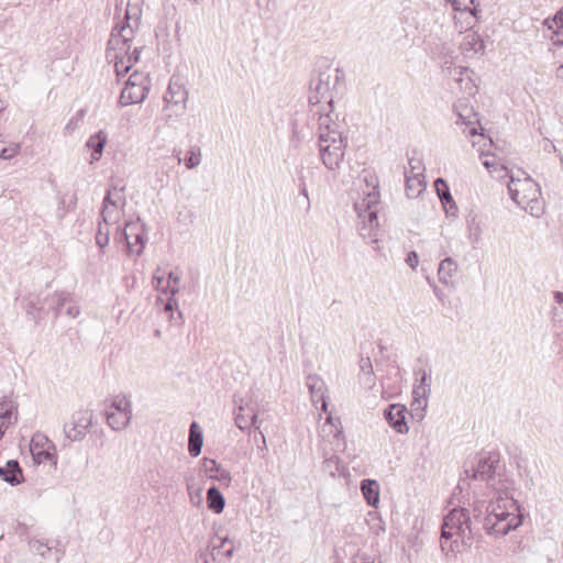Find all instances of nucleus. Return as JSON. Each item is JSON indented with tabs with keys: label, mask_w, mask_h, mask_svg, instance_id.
Listing matches in <instances>:
<instances>
[{
	"label": "nucleus",
	"mask_w": 563,
	"mask_h": 563,
	"mask_svg": "<svg viewBox=\"0 0 563 563\" xmlns=\"http://www.w3.org/2000/svg\"><path fill=\"white\" fill-rule=\"evenodd\" d=\"M497 496L487 506L478 501L473 508L475 520H479L483 508L486 515L483 518V528L489 536L504 537L522 525L520 505L509 492V486L497 488Z\"/></svg>",
	"instance_id": "f257e3e1"
},
{
	"label": "nucleus",
	"mask_w": 563,
	"mask_h": 563,
	"mask_svg": "<svg viewBox=\"0 0 563 563\" xmlns=\"http://www.w3.org/2000/svg\"><path fill=\"white\" fill-rule=\"evenodd\" d=\"M499 178H509L507 184L510 198L532 217L539 218L544 212V202L541 197V188L525 170L508 169L500 166Z\"/></svg>",
	"instance_id": "f03ea898"
},
{
	"label": "nucleus",
	"mask_w": 563,
	"mask_h": 563,
	"mask_svg": "<svg viewBox=\"0 0 563 563\" xmlns=\"http://www.w3.org/2000/svg\"><path fill=\"white\" fill-rule=\"evenodd\" d=\"M474 533L470 511L466 508H453L443 518L441 525L440 548L448 556L470 549Z\"/></svg>",
	"instance_id": "7ed1b4c3"
},
{
	"label": "nucleus",
	"mask_w": 563,
	"mask_h": 563,
	"mask_svg": "<svg viewBox=\"0 0 563 563\" xmlns=\"http://www.w3.org/2000/svg\"><path fill=\"white\" fill-rule=\"evenodd\" d=\"M379 192L375 188L361 200L354 202V210L358 218V233L364 240H368L372 243L377 242L379 231L377 218Z\"/></svg>",
	"instance_id": "20e7f679"
},
{
	"label": "nucleus",
	"mask_w": 563,
	"mask_h": 563,
	"mask_svg": "<svg viewBox=\"0 0 563 563\" xmlns=\"http://www.w3.org/2000/svg\"><path fill=\"white\" fill-rule=\"evenodd\" d=\"M325 136L329 135H318L319 156L329 170H336L344 159L347 140L343 133H333V136L328 139Z\"/></svg>",
	"instance_id": "39448f33"
},
{
	"label": "nucleus",
	"mask_w": 563,
	"mask_h": 563,
	"mask_svg": "<svg viewBox=\"0 0 563 563\" xmlns=\"http://www.w3.org/2000/svg\"><path fill=\"white\" fill-rule=\"evenodd\" d=\"M499 466V455L497 453H490L486 456L478 459L476 465L465 470V474L476 481L486 482L492 488L497 492V488H504L509 486L503 483L500 479L496 481L497 468Z\"/></svg>",
	"instance_id": "423d86ee"
},
{
	"label": "nucleus",
	"mask_w": 563,
	"mask_h": 563,
	"mask_svg": "<svg viewBox=\"0 0 563 563\" xmlns=\"http://www.w3.org/2000/svg\"><path fill=\"white\" fill-rule=\"evenodd\" d=\"M140 25L132 23L131 21L124 22L121 21L117 23L111 32L110 38L108 41L109 47V56H111V51L119 49L123 51V53H128L131 48V43L134 38V32L139 29Z\"/></svg>",
	"instance_id": "0eeeda50"
},
{
	"label": "nucleus",
	"mask_w": 563,
	"mask_h": 563,
	"mask_svg": "<svg viewBox=\"0 0 563 563\" xmlns=\"http://www.w3.org/2000/svg\"><path fill=\"white\" fill-rule=\"evenodd\" d=\"M310 112L312 117L318 115V130L319 134H328L329 137L333 136V133H342L340 131V124L336 122V118H333V100L330 98L327 100V104L311 107ZM328 139V136H325Z\"/></svg>",
	"instance_id": "6e6552de"
},
{
	"label": "nucleus",
	"mask_w": 563,
	"mask_h": 563,
	"mask_svg": "<svg viewBox=\"0 0 563 563\" xmlns=\"http://www.w3.org/2000/svg\"><path fill=\"white\" fill-rule=\"evenodd\" d=\"M30 452L35 464L52 462L57 464L56 449L53 442L42 433H35L30 443Z\"/></svg>",
	"instance_id": "1a4fd4ad"
},
{
	"label": "nucleus",
	"mask_w": 563,
	"mask_h": 563,
	"mask_svg": "<svg viewBox=\"0 0 563 563\" xmlns=\"http://www.w3.org/2000/svg\"><path fill=\"white\" fill-rule=\"evenodd\" d=\"M92 423V413L85 411H77L71 417L70 424L64 426V432L70 441H81L86 437V432Z\"/></svg>",
	"instance_id": "9d476101"
},
{
	"label": "nucleus",
	"mask_w": 563,
	"mask_h": 563,
	"mask_svg": "<svg viewBox=\"0 0 563 563\" xmlns=\"http://www.w3.org/2000/svg\"><path fill=\"white\" fill-rule=\"evenodd\" d=\"M311 95L309 96V102L311 107L320 106L321 102L332 98L330 95L331 90V73L330 70H324L319 73L316 79L311 80L310 84Z\"/></svg>",
	"instance_id": "9b49d317"
},
{
	"label": "nucleus",
	"mask_w": 563,
	"mask_h": 563,
	"mask_svg": "<svg viewBox=\"0 0 563 563\" xmlns=\"http://www.w3.org/2000/svg\"><path fill=\"white\" fill-rule=\"evenodd\" d=\"M407 415L408 409L401 404L388 405L384 410L385 420L399 434H406L409 431Z\"/></svg>",
	"instance_id": "f8f14e48"
},
{
	"label": "nucleus",
	"mask_w": 563,
	"mask_h": 563,
	"mask_svg": "<svg viewBox=\"0 0 563 563\" xmlns=\"http://www.w3.org/2000/svg\"><path fill=\"white\" fill-rule=\"evenodd\" d=\"M454 111L459 118L456 123L466 125L468 128L470 135H477V124L479 122L477 114L474 112L473 108L468 106V101L466 99L457 100L454 104Z\"/></svg>",
	"instance_id": "ddd939ff"
},
{
	"label": "nucleus",
	"mask_w": 563,
	"mask_h": 563,
	"mask_svg": "<svg viewBox=\"0 0 563 563\" xmlns=\"http://www.w3.org/2000/svg\"><path fill=\"white\" fill-rule=\"evenodd\" d=\"M306 385L309 389L311 401L317 406L320 402V409L328 412L329 397L325 395L327 385L324 380L318 375H309Z\"/></svg>",
	"instance_id": "4468645a"
},
{
	"label": "nucleus",
	"mask_w": 563,
	"mask_h": 563,
	"mask_svg": "<svg viewBox=\"0 0 563 563\" xmlns=\"http://www.w3.org/2000/svg\"><path fill=\"white\" fill-rule=\"evenodd\" d=\"M124 200V197L122 196V189H117L115 187L113 189L108 190L103 202H102V210L100 213V217L102 221L108 224L110 221H114V218L112 217V209L110 207H113V209H118L120 202Z\"/></svg>",
	"instance_id": "2eb2a0df"
},
{
	"label": "nucleus",
	"mask_w": 563,
	"mask_h": 563,
	"mask_svg": "<svg viewBox=\"0 0 563 563\" xmlns=\"http://www.w3.org/2000/svg\"><path fill=\"white\" fill-rule=\"evenodd\" d=\"M234 421L236 427L244 431L250 430L251 427H257L258 417L255 410L249 405H240L235 411Z\"/></svg>",
	"instance_id": "dca6fc26"
},
{
	"label": "nucleus",
	"mask_w": 563,
	"mask_h": 563,
	"mask_svg": "<svg viewBox=\"0 0 563 563\" xmlns=\"http://www.w3.org/2000/svg\"><path fill=\"white\" fill-rule=\"evenodd\" d=\"M150 88L139 86H125L120 95L119 103L126 107L133 103H141L145 100Z\"/></svg>",
	"instance_id": "f3484780"
},
{
	"label": "nucleus",
	"mask_w": 563,
	"mask_h": 563,
	"mask_svg": "<svg viewBox=\"0 0 563 563\" xmlns=\"http://www.w3.org/2000/svg\"><path fill=\"white\" fill-rule=\"evenodd\" d=\"M201 462L203 471L211 479L219 481L227 486L230 485L232 477L229 471L224 470L212 459L203 457Z\"/></svg>",
	"instance_id": "a211bd4d"
},
{
	"label": "nucleus",
	"mask_w": 563,
	"mask_h": 563,
	"mask_svg": "<svg viewBox=\"0 0 563 563\" xmlns=\"http://www.w3.org/2000/svg\"><path fill=\"white\" fill-rule=\"evenodd\" d=\"M0 477L12 486L24 481L22 468L16 460H9L4 466L0 467Z\"/></svg>",
	"instance_id": "6ab92c4d"
},
{
	"label": "nucleus",
	"mask_w": 563,
	"mask_h": 563,
	"mask_svg": "<svg viewBox=\"0 0 563 563\" xmlns=\"http://www.w3.org/2000/svg\"><path fill=\"white\" fill-rule=\"evenodd\" d=\"M406 195L408 198H417L426 189V180L422 172L409 175L405 172Z\"/></svg>",
	"instance_id": "aec40b11"
},
{
	"label": "nucleus",
	"mask_w": 563,
	"mask_h": 563,
	"mask_svg": "<svg viewBox=\"0 0 563 563\" xmlns=\"http://www.w3.org/2000/svg\"><path fill=\"white\" fill-rule=\"evenodd\" d=\"M108 141V134L100 130L97 133L89 136V139L86 142V146L92 151L91 153V162H97L100 159L103 148Z\"/></svg>",
	"instance_id": "412c9836"
},
{
	"label": "nucleus",
	"mask_w": 563,
	"mask_h": 563,
	"mask_svg": "<svg viewBox=\"0 0 563 563\" xmlns=\"http://www.w3.org/2000/svg\"><path fill=\"white\" fill-rule=\"evenodd\" d=\"M203 445V434L197 421H192L189 427L188 452L192 457L201 453Z\"/></svg>",
	"instance_id": "4be33fe9"
},
{
	"label": "nucleus",
	"mask_w": 563,
	"mask_h": 563,
	"mask_svg": "<svg viewBox=\"0 0 563 563\" xmlns=\"http://www.w3.org/2000/svg\"><path fill=\"white\" fill-rule=\"evenodd\" d=\"M361 492L371 507H377L379 504V485L375 479H363L361 482Z\"/></svg>",
	"instance_id": "5701e85b"
},
{
	"label": "nucleus",
	"mask_w": 563,
	"mask_h": 563,
	"mask_svg": "<svg viewBox=\"0 0 563 563\" xmlns=\"http://www.w3.org/2000/svg\"><path fill=\"white\" fill-rule=\"evenodd\" d=\"M457 271V264L452 257H445L441 261L438 268V276L440 283L444 285L452 284V277Z\"/></svg>",
	"instance_id": "b1692460"
},
{
	"label": "nucleus",
	"mask_w": 563,
	"mask_h": 563,
	"mask_svg": "<svg viewBox=\"0 0 563 563\" xmlns=\"http://www.w3.org/2000/svg\"><path fill=\"white\" fill-rule=\"evenodd\" d=\"M417 375H420L419 384L413 387V396L417 400L418 398H428L431 393V373L419 369L416 372Z\"/></svg>",
	"instance_id": "393cba45"
},
{
	"label": "nucleus",
	"mask_w": 563,
	"mask_h": 563,
	"mask_svg": "<svg viewBox=\"0 0 563 563\" xmlns=\"http://www.w3.org/2000/svg\"><path fill=\"white\" fill-rule=\"evenodd\" d=\"M208 508L214 514H221L225 506V499L217 486H211L207 490Z\"/></svg>",
	"instance_id": "a878e982"
},
{
	"label": "nucleus",
	"mask_w": 563,
	"mask_h": 563,
	"mask_svg": "<svg viewBox=\"0 0 563 563\" xmlns=\"http://www.w3.org/2000/svg\"><path fill=\"white\" fill-rule=\"evenodd\" d=\"M16 405L13 402L10 396H0V419H4L7 422L16 421Z\"/></svg>",
	"instance_id": "bb28decb"
},
{
	"label": "nucleus",
	"mask_w": 563,
	"mask_h": 563,
	"mask_svg": "<svg viewBox=\"0 0 563 563\" xmlns=\"http://www.w3.org/2000/svg\"><path fill=\"white\" fill-rule=\"evenodd\" d=\"M122 53L123 51L113 49L111 51V56H109V47L107 48V57L114 62V69L118 76L125 75L132 67Z\"/></svg>",
	"instance_id": "cd10ccee"
},
{
	"label": "nucleus",
	"mask_w": 563,
	"mask_h": 563,
	"mask_svg": "<svg viewBox=\"0 0 563 563\" xmlns=\"http://www.w3.org/2000/svg\"><path fill=\"white\" fill-rule=\"evenodd\" d=\"M107 422L115 431L123 430L131 421L132 415L107 412Z\"/></svg>",
	"instance_id": "c85d7f7f"
},
{
	"label": "nucleus",
	"mask_w": 563,
	"mask_h": 563,
	"mask_svg": "<svg viewBox=\"0 0 563 563\" xmlns=\"http://www.w3.org/2000/svg\"><path fill=\"white\" fill-rule=\"evenodd\" d=\"M142 16V9L139 4V0H129L125 13H124V22L131 21L134 24L140 25Z\"/></svg>",
	"instance_id": "c756f323"
},
{
	"label": "nucleus",
	"mask_w": 563,
	"mask_h": 563,
	"mask_svg": "<svg viewBox=\"0 0 563 563\" xmlns=\"http://www.w3.org/2000/svg\"><path fill=\"white\" fill-rule=\"evenodd\" d=\"M467 231H468L467 238L472 244H477L481 242L482 225H481V222L477 220L476 216L471 217L467 220Z\"/></svg>",
	"instance_id": "7c9ffc66"
},
{
	"label": "nucleus",
	"mask_w": 563,
	"mask_h": 563,
	"mask_svg": "<svg viewBox=\"0 0 563 563\" xmlns=\"http://www.w3.org/2000/svg\"><path fill=\"white\" fill-rule=\"evenodd\" d=\"M463 51L473 49L475 53H483L485 45L483 40L475 33L468 34L464 37L462 43Z\"/></svg>",
	"instance_id": "2f4dec72"
},
{
	"label": "nucleus",
	"mask_w": 563,
	"mask_h": 563,
	"mask_svg": "<svg viewBox=\"0 0 563 563\" xmlns=\"http://www.w3.org/2000/svg\"><path fill=\"white\" fill-rule=\"evenodd\" d=\"M70 299V295L68 292H55L52 295L49 300V307L55 311V317L62 313L63 306L68 302Z\"/></svg>",
	"instance_id": "473e14b6"
},
{
	"label": "nucleus",
	"mask_w": 563,
	"mask_h": 563,
	"mask_svg": "<svg viewBox=\"0 0 563 563\" xmlns=\"http://www.w3.org/2000/svg\"><path fill=\"white\" fill-rule=\"evenodd\" d=\"M111 409H114L115 413L132 415L131 400L126 396H115L110 406Z\"/></svg>",
	"instance_id": "72a5a7b5"
},
{
	"label": "nucleus",
	"mask_w": 563,
	"mask_h": 563,
	"mask_svg": "<svg viewBox=\"0 0 563 563\" xmlns=\"http://www.w3.org/2000/svg\"><path fill=\"white\" fill-rule=\"evenodd\" d=\"M164 294H170V297L168 298L167 302L165 303V311L170 312V318L173 319V311L175 309H178V302L175 298V296L179 292V287L170 286L168 285L164 289H162Z\"/></svg>",
	"instance_id": "f704fd0d"
},
{
	"label": "nucleus",
	"mask_w": 563,
	"mask_h": 563,
	"mask_svg": "<svg viewBox=\"0 0 563 563\" xmlns=\"http://www.w3.org/2000/svg\"><path fill=\"white\" fill-rule=\"evenodd\" d=\"M228 542L227 538H217L211 540V553L210 556L205 555L203 563H214L216 556L221 554V549Z\"/></svg>",
	"instance_id": "c9c22d12"
},
{
	"label": "nucleus",
	"mask_w": 563,
	"mask_h": 563,
	"mask_svg": "<svg viewBox=\"0 0 563 563\" xmlns=\"http://www.w3.org/2000/svg\"><path fill=\"white\" fill-rule=\"evenodd\" d=\"M144 228V224L140 222H130L126 224L124 231H123V238L126 242V246L129 251H132V238L134 236L135 232H140Z\"/></svg>",
	"instance_id": "e433bc0d"
},
{
	"label": "nucleus",
	"mask_w": 563,
	"mask_h": 563,
	"mask_svg": "<svg viewBox=\"0 0 563 563\" xmlns=\"http://www.w3.org/2000/svg\"><path fill=\"white\" fill-rule=\"evenodd\" d=\"M201 162V151L200 147L194 146L191 147L185 157V165L188 169H192L197 167Z\"/></svg>",
	"instance_id": "4c0bfd02"
},
{
	"label": "nucleus",
	"mask_w": 563,
	"mask_h": 563,
	"mask_svg": "<svg viewBox=\"0 0 563 563\" xmlns=\"http://www.w3.org/2000/svg\"><path fill=\"white\" fill-rule=\"evenodd\" d=\"M187 91L178 88L177 91H174V88L172 85L168 87V91L166 96L164 97L166 102H173L175 104H178L180 102H185L187 100Z\"/></svg>",
	"instance_id": "58836bf2"
},
{
	"label": "nucleus",
	"mask_w": 563,
	"mask_h": 563,
	"mask_svg": "<svg viewBox=\"0 0 563 563\" xmlns=\"http://www.w3.org/2000/svg\"><path fill=\"white\" fill-rule=\"evenodd\" d=\"M327 427L330 429L329 432L332 433L336 440H339L343 433L340 418H333L331 415H329L322 427L323 431H325Z\"/></svg>",
	"instance_id": "ea45409f"
},
{
	"label": "nucleus",
	"mask_w": 563,
	"mask_h": 563,
	"mask_svg": "<svg viewBox=\"0 0 563 563\" xmlns=\"http://www.w3.org/2000/svg\"><path fill=\"white\" fill-rule=\"evenodd\" d=\"M146 242V234L144 232V228L140 232H135L132 238V251L130 253H135L136 255H141Z\"/></svg>",
	"instance_id": "a19ab883"
},
{
	"label": "nucleus",
	"mask_w": 563,
	"mask_h": 563,
	"mask_svg": "<svg viewBox=\"0 0 563 563\" xmlns=\"http://www.w3.org/2000/svg\"><path fill=\"white\" fill-rule=\"evenodd\" d=\"M139 85H140V87L150 88L151 81H150V78L147 77V75H145L143 73L134 71L129 77L125 86H139Z\"/></svg>",
	"instance_id": "79ce46f5"
},
{
	"label": "nucleus",
	"mask_w": 563,
	"mask_h": 563,
	"mask_svg": "<svg viewBox=\"0 0 563 563\" xmlns=\"http://www.w3.org/2000/svg\"><path fill=\"white\" fill-rule=\"evenodd\" d=\"M30 548L43 558H47L52 551V547L47 542H42L40 540H32L30 542Z\"/></svg>",
	"instance_id": "37998d69"
},
{
	"label": "nucleus",
	"mask_w": 563,
	"mask_h": 563,
	"mask_svg": "<svg viewBox=\"0 0 563 563\" xmlns=\"http://www.w3.org/2000/svg\"><path fill=\"white\" fill-rule=\"evenodd\" d=\"M452 8L455 11L466 12L470 11L473 15H476V11L471 9L474 0H450Z\"/></svg>",
	"instance_id": "c03bdc74"
},
{
	"label": "nucleus",
	"mask_w": 563,
	"mask_h": 563,
	"mask_svg": "<svg viewBox=\"0 0 563 563\" xmlns=\"http://www.w3.org/2000/svg\"><path fill=\"white\" fill-rule=\"evenodd\" d=\"M108 243H109V231L108 230L103 231L101 223H99V229L96 234V244L100 249H103L106 245H108Z\"/></svg>",
	"instance_id": "a18cd8bd"
},
{
	"label": "nucleus",
	"mask_w": 563,
	"mask_h": 563,
	"mask_svg": "<svg viewBox=\"0 0 563 563\" xmlns=\"http://www.w3.org/2000/svg\"><path fill=\"white\" fill-rule=\"evenodd\" d=\"M439 199L442 202L443 207L445 208L446 212H449L450 209L456 210L455 201L450 191L446 194H443V196H441Z\"/></svg>",
	"instance_id": "49530a36"
},
{
	"label": "nucleus",
	"mask_w": 563,
	"mask_h": 563,
	"mask_svg": "<svg viewBox=\"0 0 563 563\" xmlns=\"http://www.w3.org/2000/svg\"><path fill=\"white\" fill-rule=\"evenodd\" d=\"M439 199L442 202L443 207L445 208L446 212H449L450 209L456 210L455 201L450 191L446 194H443V196H441Z\"/></svg>",
	"instance_id": "de8ad7c7"
},
{
	"label": "nucleus",
	"mask_w": 563,
	"mask_h": 563,
	"mask_svg": "<svg viewBox=\"0 0 563 563\" xmlns=\"http://www.w3.org/2000/svg\"><path fill=\"white\" fill-rule=\"evenodd\" d=\"M18 151H19V145L18 144H15L13 146H9V147H2L0 150V158H2V159H10V158L14 157L18 154Z\"/></svg>",
	"instance_id": "09e8293b"
},
{
	"label": "nucleus",
	"mask_w": 563,
	"mask_h": 563,
	"mask_svg": "<svg viewBox=\"0 0 563 563\" xmlns=\"http://www.w3.org/2000/svg\"><path fill=\"white\" fill-rule=\"evenodd\" d=\"M360 368L365 375L372 377L374 375L373 365L369 357H362L360 361Z\"/></svg>",
	"instance_id": "8fccbe9b"
},
{
	"label": "nucleus",
	"mask_w": 563,
	"mask_h": 563,
	"mask_svg": "<svg viewBox=\"0 0 563 563\" xmlns=\"http://www.w3.org/2000/svg\"><path fill=\"white\" fill-rule=\"evenodd\" d=\"M434 187H435V191H437V195L439 198L441 196H443V194H446L450 191L449 185L443 178L435 179Z\"/></svg>",
	"instance_id": "3c124183"
},
{
	"label": "nucleus",
	"mask_w": 563,
	"mask_h": 563,
	"mask_svg": "<svg viewBox=\"0 0 563 563\" xmlns=\"http://www.w3.org/2000/svg\"><path fill=\"white\" fill-rule=\"evenodd\" d=\"M140 53H141V47H135L132 52L130 48L128 51V53H122V54L125 56V59L128 60V63L132 66L133 64L139 62Z\"/></svg>",
	"instance_id": "603ef678"
},
{
	"label": "nucleus",
	"mask_w": 563,
	"mask_h": 563,
	"mask_svg": "<svg viewBox=\"0 0 563 563\" xmlns=\"http://www.w3.org/2000/svg\"><path fill=\"white\" fill-rule=\"evenodd\" d=\"M556 26L558 29H563V10L559 11L553 20L552 23L549 24V29H553V26Z\"/></svg>",
	"instance_id": "864d4df0"
},
{
	"label": "nucleus",
	"mask_w": 563,
	"mask_h": 563,
	"mask_svg": "<svg viewBox=\"0 0 563 563\" xmlns=\"http://www.w3.org/2000/svg\"><path fill=\"white\" fill-rule=\"evenodd\" d=\"M406 263L411 267L416 268L419 263L418 254L415 251H411L407 254Z\"/></svg>",
	"instance_id": "5fc2aeb1"
},
{
	"label": "nucleus",
	"mask_w": 563,
	"mask_h": 563,
	"mask_svg": "<svg viewBox=\"0 0 563 563\" xmlns=\"http://www.w3.org/2000/svg\"><path fill=\"white\" fill-rule=\"evenodd\" d=\"M409 166L411 168V175L418 172H424V168L422 167L421 161L416 158L409 159Z\"/></svg>",
	"instance_id": "6e6d98bb"
},
{
	"label": "nucleus",
	"mask_w": 563,
	"mask_h": 563,
	"mask_svg": "<svg viewBox=\"0 0 563 563\" xmlns=\"http://www.w3.org/2000/svg\"><path fill=\"white\" fill-rule=\"evenodd\" d=\"M427 280H428L429 285H430V286H432V288H433V292H434L435 297H437L441 302H443V300H444V294H443V291H442L438 286H435V285H434V283H432V282L430 280V278H427Z\"/></svg>",
	"instance_id": "4d7b16f0"
},
{
	"label": "nucleus",
	"mask_w": 563,
	"mask_h": 563,
	"mask_svg": "<svg viewBox=\"0 0 563 563\" xmlns=\"http://www.w3.org/2000/svg\"><path fill=\"white\" fill-rule=\"evenodd\" d=\"M66 313L70 318L75 319L80 314V309L78 306L73 305L67 308Z\"/></svg>",
	"instance_id": "13d9d810"
},
{
	"label": "nucleus",
	"mask_w": 563,
	"mask_h": 563,
	"mask_svg": "<svg viewBox=\"0 0 563 563\" xmlns=\"http://www.w3.org/2000/svg\"><path fill=\"white\" fill-rule=\"evenodd\" d=\"M338 462H339L338 456L332 455L330 457H327L323 463H324L327 468L331 470L332 466H336L338 465Z\"/></svg>",
	"instance_id": "bf43d9fd"
},
{
	"label": "nucleus",
	"mask_w": 563,
	"mask_h": 563,
	"mask_svg": "<svg viewBox=\"0 0 563 563\" xmlns=\"http://www.w3.org/2000/svg\"><path fill=\"white\" fill-rule=\"evenodd\" d=\"M255 430H256V431H258V434L261 435V442H260V444L257 445V449H258L260 451H265V450H267L266 439H265L264 433L260 430V427H255Z\"/></svg>",
	"instance_id": "052dcab7"
},
{
	"label": "nucleus",
	"mask_w": 563,
	"mask_h": 563,
	"mask_svg": "<svg viewBox=\"0 0 563 563\" xmlns=\"http://www.w3.org/2000/svg\"><path fill=\"white\" fill-rule=\"evenodd\" d=\"M180 282V276L175 272H169L168 274V283H173L172 286L178 287L177 285Z\"/></svg>",
	"instance_id": "680f3d73"
},
{
	"label": "nucleus",
	"mask_w": 563,
	"mask_h": 563,
	"mask_svg": "<svg viewBox=\"0 0 563 563\" xmlns=\"http://www.w3.org/2000/svg\"><path fill=\"white\" fill-rule=\"evenodd\" d=\"M483 165L492 173V168H496V161L495 159H485L483 162ZM495 172H497V169H494Z\"/></svg>",
	"instance_id": "e2e57ef3"
},
{
	"label": "nucleus",
	"mask_w": 563,
	"mask_h": 563,
	"mask_svg": "<svg viewBox=\"0 0 563 563\" xmlns=\"http://www.w3.org/2000/svg\"><path fill=\"white\" fill-rule=\"evenodd\" d=\"M543 150L545 152L551 153V152L556 151V147H555V145L550 140H544Z\"/></svg>",
	"instance_id": "0e129e2a"
},
{
	"label": "nucleus",
	"mask_w": 563,
	"mask_h": 563,
	"mask_svg": "<svg viewBox=\"0 0 563 563\" xmlns=\"http://www.w3.org/2000/svg\"><path fill=\"white\" fill-rule=\"evenodd\" d=\"M555 35L556 37H552V41H553V44L554 45H558V46H562L563 45V35L561 32H555Z\"/></svg>",
	"instance_id": "69168bd1"
},
{
	"label": "nucleus",
	"mask_w": 563,
	"mask_h": 563,
	"mask_svg": "<svg viewBox=\"0 0 563 563\" xmlns=\"http://www.w3.org/2000/svg\"><path fill=\"white\" fill-rule=\"evenodd\" d=\"M164 282V277L163 276H157L156 274L153 276V285L155 286L156 289H159V287L162 286Z\"/></svg>",
	"instance_id": "338daca9"
},
{
	"label": "nucleus",
	"mask_w": 563,
	"mask_h": 563,
	"mask_svg": "<svg viewBox=\"0 0 563 563\" xmlns=\"http://www.w3.org/2000/svg\"><path fill=\"white\" fill-rule=\"evenodd\" d=\"M353 563H374V561L368 560L364 555H356L353 560Z\"/></svg>",
	"instance_id": "774afa93"
}]
</instances>
